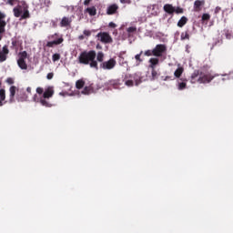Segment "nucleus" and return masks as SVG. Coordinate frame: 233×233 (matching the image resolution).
Masks as SVG:
<instances>
[{
  "mask_svg": "<svg viewBox=\"0 0 233 233\" xmlns=\"http://www.w3.org/2000/svg\"><path fill=\"white\" fill-rule=\"evenodd\" d=\"M216 77H219V75H212L208 72L205 73L201 70H195L190 76V83L193 85L196 83H199V85H205L207 83H210L212 80L216 79Z\"/></svg>",
  "mask_w": 233,
  "mask_h": 233,
  "instance_id": "nucleus-1",
  "label": "nucleus"
},
{
  "mask_svg": "<svg viewBox=\"0 0 233 233\" xmlns=\"http://www.w3.org/2000/svg\"><path fill=\"white\" fill-rule=\"evenodd\" d=\"M96 53L95 50L83 51L78 56V63L80 65H89L90 68L99 70L97 60H96Z\"/></svg>",
  "mask_w": 233,
  "mask_h": 233,
  "instance_id": "nucleus-2",
  "label": "nucleus"
},
{
  "mask_svg": "<svg viewBox=\"0 0 233 233\" xmlns=\"http://www.w3.org/2000/svg\"><path fill=\"white\" fill-rule=\"evenodd\" d=\"M52 96H54V89L48 87L45 90L41 97H38L37 95H35L33 96V101L35 103H40L42 106H46L47 108H50V106H52V104H50L47 99H50Z\"/></svg>",
  "mask_w": 233,
  "mask_h": 233,
  "instance_id": "nucleus-3",
  "label": "nucleus"
},
{
  "mask_svg": "<svg viewBox=\"0 0 233 233\" xmlns=\"http://www.w3.org/2000/svg\"><path fill=\"white\" fill-rule=\"evenodd\" d=\"M13 13L15 17H21V19H29L30 11H28V5L22 2L21 5H17L14 9Z\"/></svg>",
  "mask_w": 233,
  "mask_h": 233,
  "instance_id": "nucleus-4",
  "label": "nucleus"
},
{
  "mask_svg": "<svg viewBox=\"0 0 233 233\" xmlns=\"http://www.w3.org/2000/svg\"><path fill=\"white\" fill-rule=\"evenodd\" d=\"M167 54V46L165 44H158L152 50L148 49L144 52V56L147 57H163Z\"/></svg>",
  "mask_w": 233,
  "mask_h": 233,
  "instance_id": "nucleus-5",
  "label": "nucleus"
},
{
  "mask_svg": "<svg viewBox=\"0 0 233 233\" xmlns=\"http://www.w3.org/2000/svg\"><path fill=\"white\" fill-rule=\"evenodd\" d=\"M49 42H47L46 46L48 48H54L55 46H57L58 45H61L65 39L63 36L59 35V34L55 33L54 35H50L48 36Z\"/></svg>",
  "mask_w": 233,
  "mask_h": 233,
  "instance_id": "nucleus-6",
  "label": "nucleus"
},
{
  "mask_svg": "<svg viewBox=\"0 0 233 233\" xmlns=\"http://www.w3.org/2000/svg\"><path fill=\"white\" fill-rule=\"evenodd\" d=\"M96 37H98L99 41L104 43V45L114 43V39H112V36H110V34L107 32H100L96 35Z\"/></svg>",
  "mask_w": 233,
  "mask_h": 233,
  "instance_id": "nucleus-7",
  "label": "nucleus"
},
{
  "mask_svg": "<svg viewBox=\"0 0 233 233\" xmlns=\"http://www.w3.org/2000/svg\"><path fill=\"white\" fill-rule=\"evenodd\" d=\"M6 15L0 11V41L3 40V34L6 32Z\"/></svg>",
  "mask_w": 233,
  "mask_h": 233,
  "instance_id": "nucleus-8",
  "label": "nucleus"
},
{
  "mask_svg": "<svg viewBox=\"0 0 233 233\" xmlns=\"http://www.w3.org/2000/svg\"><path fill=\"white\" fill-rule=\"evenodd\" d=\"M116 65H117V62L114 58H110L107 61H104V63L100 64V68H103V70H112L116 68Z\"/></svg>",
  "mask_w": 233,
  "mask_h": 233,
  "instance_id": "nucleus-9",
  "label": "nucleus"
},
{
  "mask_svg": "<svg viewBox=\"0 0 233 233\" xmlns=\"http://www.w3.org/2000/svg\"><path fill=\"white\" fill-rule=\"evenodd\" d=\"M106 15H116L119 14V5L117 4H111L106 7Z\"/></svg>",
  "mask_w": 233,
  "mask_h": 233,
  "instance_id": "nucleus-10",
  "label": "nucleus"
},
{
  "mask_svg": "<svg viewBox=\"0 0 233 233\" xmlns=\"http://www.w3.org/2000/svg\"><path fill=\"white\" fill-rule=\"evenodd\" d=\"M8 54H10V49H8V46L5 45L0 50V63H5L8 59Z\"/></svg>",
  "mask_w": 233,
  "mask_h": 233,
  "instance_id": "nucleus-11",
  "label": "nucleus"
},
{
  "mask_svg": "<svg viewBox=\"0 0 233 233\" xmlns=\"http://www.w3.org/2000/svg\"><path fill=\"white\" fill-rule=\"evenodd\" d=\"M203 6H205V0H196L193 6L194 12H201Z\"/></svg>",
  "mask_w": 233,
  "mask_h": 233,
  "instance_id": "nucleus-12",
  "label": "nucleus"
},
{
  "mask_svg": "<svg viewBox=\"0 0 233 233\" xmlns=\"http://www.w3.org/2000/svg\"><path fill=\"white\" fill-rule=\"evenodd\" d=\"M15 92H17V87L11 86L9 88V103H15Z\"/></svg>",
  "mask_w": 233,
  "mask_h": 233,
  "instance_id": "nucleus-13",
  "label": "nucleus"
},
{
  "mask_svg": "<svg viewBox=\"0 0 233 233\" xmlns=\"http://www.w3.org/2000/svg\"><path fill=\"white\" fill-rule=\"evenodd\" d=\"M16 100L18 103H25V101H28V95L24 91H20L16 94Z\"/></svg>",
  "mask_w": 233,
  "mask_h": 233,
  "instance_id": "nucleus-14",
  "label": "nucleus"
},
{
  "mask_svg": "<svg viewBox=\"0 0 233 233\" xmlns=\"http://www.w3.org/2000/svg\"><path fill=\"white\" fill-rule=\"evenodd\" d=\"M72 25V17L64 16L60 22V26L66 28Z\"/></svg>",
  "mask_w": 233,
  "mask_h": 233,
  "instance_id": "nucleus-15",
  "label": "nucleus"
},
{
  "mask_svg": "<svg viewBox=\"0 0 233 233\" xmlns=\"http://www.w3.org/2000/svg\"><path fill=\"white\" fill-rule=\"evenodd\" d=\"M164 12L169 15H174V6L172 4H166L163 7Z\"/></svg>",
  "mask_w": 233,
  "mask_h": 233,
  "instance_id": "nucleus-16",
  "label": "nucleus"
},
{
  "mask_svg": "<svg viewBox=\"0 0 233 233\" xmlns=\"http://www.w3.org/2000/svg\"><path fill=\"white\" fill-rule=\"evenodd\" d=\"M148 63H149V68L155 69L156 66H157V65H159V58H157V57H151L148 60Z\"/></svg>",
  "mask_w": 233,
  "mask_h": 233,
  "instance_id": "nucleus-17",
  "label": "nucleus"
},
{
  "mask_svg": "<svg viewBox=\"0 0 233 233\" xmlns=\"http://www.w3.org/2000/svg\"><path fill=\"white\" fill-rule=\"evenodd\" d=\"M106 85H108V86H113L115 88H119V86H121V82L119 79H112V80H108L106 82Z\"/></svg>",
  "mask_w": 233,
  "mask_h": 233,
  "instance_id": "nucleus-18",
  "label": "nucleus"
},
{
  "mask_svg": "<svg viewBox=\"0 0 233 233\" xmlns=\"http://www.w3.org/2000/svg\"><path fill=\"white\" fill-rule=\"evenodd\" d=\"M82 94L84 96H90V94H94V86H92V85L85 86L82 90Z\"/></svg>",
  "mask_w": 233,
  "mask_h": 233,
  "instance_id": "nucleus-19",
  "label": "nucleus"
},
{
  "mask_svg": "<svg viewBox=\"0 0 233 233\" xmlns=\"http://www.w3.org/2000/svg\"><path fill=\"white\" fill-rule=\"evenodd\" d=\"M133 79H134L137 86L141 85V83H143V80H142L143 77L141 76V75L139 73L134 74L133 75Z\"/></svg>",
  "mask_w": 233,
  "mask_h": 233,
  "instance_id": "nucleus-20",
  "label": "nucleus"
},
{
  "mask_svg": "<svg viewBox=\"0 0 233 233\" xmlns=\"http://www.w3.org/2000/svg\"><path fill=\"white\" fill-rule=\"evenodd\" d=\"M187 23H188V18L187 16H182L177 25L178 26V28H183V26H185V25H187Z\"/></svg>",
  "mask_w": 233,
  "mask_h": 233,
  "instance_id": "nucleus-21",
  "label": "nucleus"
},
{
  "mask_svg": "<svg viewBox=\"0 0 233 233\" xmlns=\"http://www.w3.org/2000/svg\"><path fill=\"white\" fill-rule=\"evenodd\" d=\"M17 65L21 70H26L28 68V65H26V61L23 59L17 60Z\"/></svg>",
  "mask_w": 233,
  "mask_h": 233,
  "instance_id": "nucleus-22",
  "label": "nucleus"
},
{
  "mask_svg": "<svg viewBox=\"0 0 233 233\" xmlns=\"http://www.w3.org/2000/svg\"><path fill=\"white\" fill-rule=\"evenodd\" d=\"M86 12H87V14H89V15L91 16L96 15L97 14V10L96 9V6L87 7L86 9Z\"/></svg>",
  "mask_w": 233,
  "mask_h": 233,
  "instance_id": "nucleus-23",
  "label": "nucleus"
},
{
  "mask_svg": "<svg viewBox=\"0 0 233 233\" xmlns=\"http://www.w3.org/2000/svg\"><path fill=\"white\" fill-rule=\"evenodd\" d=\"M96 62L98 61V63H104V61H105V53L100 51L96 55Z\"/></svg>",
  "mask_w": 233,
  "mask_h": 233,
  "instance_id": "nucleus-24",
  "label": "nucleus"
},
{
  "mask_svg": "<svg viewBox=\"0 0 233 233\" xmlns=\"http://www.w3.org/2000/svg\"><path fill=\"white\" fill-rule=\"evenodd\" d=\"M181 41L189 40L190 39V34H188V31L182 32L180 35Z\"/></svg>",
  "mask_w": 233,
  "mask_h": 233,
  "instance_id": "nucleus-25",
  "label": "nucleus"
},
{
  "mask_svg": "<svg viewBox=\"0 0 233 233\" xmlns=\"http://www.w3.org/2000/svg\"><path fill=\"white\" fill-rule=\"evenodd\" d=\"M85 87V80L83 79H79L76 82V88H77V90H81V88Z\"/></svg>",
  "mask_w": 233,
  "mask_h": 233,
  "instance_id": "nucleus-26",
  "label": "nucleus"
},
{
  "mask_svg": "<svg viewBox=\"0 0 233 233\" xmlns=\"http://www.w3.org/2000/svg\"><path fill=\"white\" fill-rule=\"evenodd\" d=\"M11 48L13 50H15V52H17V50H19V41L17 40H13L12 43H11Z\"/></svg>",
  "mask_w": 233,
  "mask_h": 233,
  "instance_id": "nucleus-27",
  "label": "nucleus"
},
{
  "mask_svg": "<svg viewBox=\"0 0 233 233\" xmlns=\"http://www.w3.org/2000/svg\"><path fill=\"white\" fill-rule=\"evenodd\" d=\"M185 69L183 67H178L174 73L175 77H181Z\"/></svg>",
  "mask_w": 233,
  "mask_h": 233,
  "instance_id": "nucleus-28",
  "label": "nucleus"
},
{
  "mask_svg": "<svg viewBox=\"0 0 233 233\" xmlns=\"http://www.w3.org/2000/svg\"><path fill=\"white\" fill-rule=\"evenodd\" d=\"M18 57H19L18 59L25 60V59H26V57H28V53H26V51L20 52L18 54Z\"/></svg>",
  "mask_w": 233,
  "mask_h": 233,
  "instance_id": "nucleus-29",
  "label": "nucleus"
},
{
  "mask_svg": "<svg viewBox=\"0 0 233 233\" xmlns=\"http://www.w3.org/2000/svg\"><path fill=\"white\" fill-rule=\"evenodd\" d=\"M0 99L1 101H5L6 99V90L5 89H0Z\"/></svg>",
  "mask_w": 233,
  "mask_h": 233,
  "instance_id": "nucleus-30",
  "label": "nucleus"
},
{
  "mask_svg": "<svg viewBox=\"0 0 233 233\" xmlns=\"http://www.w3.org/2000/svg\"><path fill=\"white\" fill-rule=\"evenodd\" d=\"M156 79H157V71L155 68L151 71V81H156Z\"/></svg>",
  "mask_w": 233,
  "mask_h": 233,
  "instance_id": "nucleus-31",
  "label": "nucleus"
},
{
  "mask_svg": "<svg viewBox=\"0 0 233 233\" xmlns=\"http://www.w3.org/2000/svg\"><path fill=\"white\" fill-rule=\"evenodd\" d=\"M185 9L180 6L174 7V14H184Z\"/></svg>",
  "mask_w": 233,
  "mask_h": 233,
  "instance_id": "nucleus-32",
  "label": "nucleus"
},
{
  "mask_svg": "<svg viewBox=\"0 0 233 233\" xmlns=\"http://www.w3.org/2000/svg\"><path fill=\"white\" fill-rule=\"evenodd\" d=\"M178 90H185L187 88V82H178Z\"/></svg>",
  "mask_w": 233,
  "mask_h": 233,
  "instance_id": "nucleus-33",
  "label": "nucleus"
},
{
  "mask_svg": "<svg viewBox=\"0 0 233 233\" xmlns=\"http://www.w3.org/2000/svg\"><path fill=\"white\" fill-rule=\"evenodd\" d=\"M53 62L56 63V61H59L61 59V55L58 53H56L52 56Z\"/></svg>",
  "mask_w": 233,
  "mask_h": 233,
  "instance_id": "nucleus-34",
  "label": "nucleus"
},
{
  "mask_svg": "<svg viewBox=\"0 0 233 233\" xmlns=\"http://www.w3.org/2000/svg\"><path fill=\"white\" fill-rule=\"evenodd\" d=\"M19 0H7L5 4L10 5V6H14V5H17Z\"/></svg>",
  "mask_w": 233,
  "mask_h": 233,
  "instance_id": "nucleus-35",
  "label": "nucleus"
},
{
  "mask_svg": "<svg viewBox=\"0 0 233 233\" xmlns=\"http://www.w3.org/2000/svg\"><path fill=\"white\" fill-rule=\"evenodd\" d=\"M143 54V51H141L139 54L135 56V59L138 61L139 63H143V59H141V56Z\"/></svg>",
  "mask_w": 233,
  "mask_h": 233,
  "instance_id": "nucleus-36",
  "label": "nucleus"
},
{
  "mask_svg": "<svg viewBox=\"0 0 233 233\" xmlns=\"http://www.w3.org/2000/svg\"><path fill=\"white\" fill-rule=\"evenodd\" d=\"M209 20H210V15L208 14L202 15V21H209Z\"/></svg>",
  "mask_w": 233,
  "mask_h": 233,
  "instance_id": "nucleus-37",
  "label": "nucleus"
},
{
  "mask_svg": "<svg viewBox=\"0 0 233 233\" xmlns=\"http://www.w3.org/2000/svg\"><path fill=\"white\" fill-rule=\"evenodd\" d=\"M36 94H38L39 96L45 94V89H43V87H37Z\"/></svg>",
  "mask_w": 233,
  "mask_h": 233,
  "instance_id": "nucleus-38",
  "label": "nucleus"
},
{
  "mask_svg": "<svg viewBox=\"0 0 233 233\" xmlns=\"http://www.w3.org/2000/svg\"><path fill=\"white\" fill-rule=\"evenodd\" d=\"M83 34L86 37H90V35H92V32L90 30H84Z\"/></svg>",
  "mask_w": 233,
  "mask_h": 233,
  "instance_id": "nucleus-39",
  "label": "nucleus"
},
{
  "mask_svg": "<svg viewBox=\"0 0 233 233\" xmlns=\"http://www.w3.org/2000/svg\"><path fill=\"white\" fill-rule=\"evenodd\" d=\"M122 5H132V0H120Z\"/></svg>",
  "mask_w": 233,
  "mask_h": 233,
  "instance_id": "nucleus-40",
  "label": "nucleus"
},
{
  "mask_svg": "<svg viewBox=\"0 0 233 233\" xmlns=\"http://www.w3.org/2000/svg\"><path fill=\"white\" fill-rule=\"evenodd\" d=\"M125 85L127 86H134V81L133 80H127L125 82Z\"/></svg>",
  "mask_w": 233,
  "mask_h": 233,
  "instance_id": "nucleus-41",
  "label": "nucleus"
},
{
  "mask_svg": "<svg viewBox=\"0 0 233 233\" xmlns=\"http://www.w3.org/2000/svg\"><path fill=\"white\" fill-rule=\"evenodd\" d=\"M225 35H226V38L228 39H232L233 37L232 33H230V31H227Z\"/></svg>",
  "mask_w": 233,
  "mask_h": 233,
  "instance_id": "nucleus-42",
  "label": "nucleus"
},
{
  "mask_svg": "<svg viewBox=\"0 0 233 233\" xmlns=\"http://www.w3.org/2000/svg\"><path fill=\"white\" fill-rule=\"evenodd\" d=\"M136 30H137V28L134 27V26H131V27H128V28H127L128 34H132V33L136 32Z\"/></svg>",
  "mask_w": 233,
  "mask_h": 233,
  "instance_id": "nucleus-43",
  "label": "nucleus"
},
{
  "mask_svg": "<svg viewBox=\"0 0 233 233\" xmlns=\"http://www.w3.org/2000/svg\"><path fill=\"white\" fill-rule=\"evenodd\" d=\"M117 26V25H116V23H114V22H110L109 24H108V27L109 28H116Z\"/></svg>",
  "mask_w": 233,
  "mask_h": 233,
  "instance_id": "nucleus-44",
  "label": "nucleus"
},
{
  "mask_svg": "<svg viewBox=\"0 0 233 233\" xmlns=\"http://www.w3.org/2000/svg\"><path fill=\"white\" fill-rule=\"evenodd\" d=\"M6 83H7L8 85H14V78H12V77L7 78V79H6Z\"/></svg>",
  "mask_w": 233,
  "mask_h": 233,
  "instance_id": "nucleus-45",
  "label": "nucleus"
},
{
  "mask_svg": "<svg viewBox=\"0 0 233 233\" xmlns=\"http://www.w3.org/2000/svg\"><path fill=\"white\" fill-rule=\"evenodd\" d=\"M46 78L47 79H54V73H48L47 76H46Z\"/></svg>",
  "mask_w": 233,
  "mask_h": 233,
  "instance_id": "nucleus-46",
  "label": "nucleus"
},
{
  "mask_svg": "<svg viewBox=\"0 0 233 233\" xmlns=\"http://www.w3.org/2000/svg\"><path fill=\"white\" fill-rule=\"evenodd\" d=\"M90 3H92V0H85L84 1L85 6H88V5H90Z\"/></svg>",
  "mask_w": 233,
  "mask_h": 233,
  "instance_id": "nucleus-47",
  "label": "nucleus"
},
{
  "mask_svg": "<svg viewBox=\"0 0 233 233\" xmlns=\"http://www.w3.org/2000/svg\"><path fill=\"white\" fill-rule=\"evenodd\" d=\"M218 43H219L220 45H223V40H218L213 44V46H218Z\"/></svg>",
  "mask_w": 233,
  "mask_h": 233,
  "instance_id": "nucleus-48",
  "label": "nucleus"
},
{
  "mask_svg": "<svg viewBox=\"0 0 233 233\" xmlns=\"http://www.w3.org/2000/svg\"><path fill=\"white\" fill-rule=\"evenodd\" d=\"M96 48V50H102L103 46H101V45L97 44Z\"/></svg>",
  "mask_w": 233,
  "mask_h": 233,
  "instance_id": "nucleus-49",
  "label": "nucleus"
},
{
  "mask_svg": "<svg viewBox=\"0 0 233 233\" xmlns=\"http://www.w3.org/2000/svg\"><path fill=\"white\" fill-rule=\"evenodd\" d=\"M26 92H27L28 94H32V87H27V88H26Z\"/></svg>",
  "mask_w": 233,
  "mask_h": 233,
  "instance_id": "nucleus-50",
  "label": "nucleus"
},
{
  "mask_svg": "<svg viewBox=\"0 0 233 233\" xmlns=\"http://www.w3.org/2000/svg\"><path fill=\"white\" fill-rule=\"evenodd\" d=\"M78 39H79L80 41H83V39H85V35H79V36H78Z\"/></svg>",
  "mask_w": 233,
  "mask_h": 233,
  "instance_id": "nucleus-51",
  "label": "nucleus"
},
{
  "mask_svg": "<svg viewBox=\"0 0 233 233\" xmlns=\"http://www.w3.org/2000/svg\"><path fill=\"white\" fill-rule=\"evenodd\" d=\"M4 100H1L0 98V106H3V105H5V103H3Z\"/></svg>",
  "mask_w": 233,
  "mask_h": 233,
  "instance_id": "nucleus-52",
  "label": "nucleus"
},
{
  "mask_svg": "<svg viewBox=\"0 0 233 233\" xmlns=\"http://www.w3.org/2000/svg\"><path fill=\"white\" fill-rule=\"evenodd\" d=\"M218 81H225V78H224V77H220V78L218 79Z\"/></svg>",
  "mask_w": 233,
  "mask_h": 233,
  "instance_id": "nucleus-53",
  "label": "nucleus"
},
{
  "mask_svg": "<svg viewBox=\"0 0 233 233\" xmlns=\"http://www.w3.org/2000/svg\"><path fill=\"white\" fill-rule=\"evenodd\" d=\"M1 85H2V83H1V81H0V86H1Z\"/></svg>",
  "mask_w": 233,
  "mask_h": 233,
  "instance_id": "nucleus-54",
  "label": "nucleus"
}]
</instances>
